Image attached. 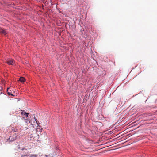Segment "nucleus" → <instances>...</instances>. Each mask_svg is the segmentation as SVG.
Wrapping results in <instances>:
<instances>
[{"mask_svg": "<svg viewBox=\"0 0 157 157\" xmlns=\"http://www.w3.org/2000/svg\"><path fill=\"white\" fill-rule=\"evenodd\" d=\"M6 63L9 65H11L14 63V61L12 59H8L6 60Z\"/></svg>", "mask_w": 157, "mask_h": 157, "instance_id": "1", "label": "nucleus"}, {"mask_svg": "<svg viewBox=\"0 0 157 157\" xmlns=\"http://www.w3.org/2000/svg\"><path fill=\"white\" fill-rule=\"evenodd\" d=\"M17 136L16 135H14L12 136H10L9 138V140L10 141H13L16 140Z\"/></svg>", "mask_w": 157, "mask_h": 157, "instance_id": "2", "label": "nucleus"}, {"mask_svg": "<svg viewBox=\"0 0 157 157\" xmlns=\"http://www.w3.org/2000/svg\"><path fill=\"white\" fill-rule=\"evenodd\" d=\"M0 33H1L3 34L4 35H6L7 33L5 29L2 28H0Z\"/></svg>", "mask_w": 157, "mask_h": 157, "instance_id": "3", "label": "nucleus"}, {"mask_svg": "<svg viewBox=\"0 0 157 157\" xmlns=\"http://www.w3.org/2000/svg\"><path fill=\"white\" fill-rule=\"evenodd\" d=\"M21 114L22 116H25L27 117L28 116V115L29 114L28 113L24 112V111L22 110H21Z\"/></svg>", "mask_w": 157, "mask_h": 157, "instance_id": "4", "label": "nucleus"}, {"mask_svg": "<svg viewBox=\"0 0 157 157\" xmlns=\"http://www.w3.org/2000/svg\"><path fill=\"white\" fill-rule=\"evenodd\" d=\"M25 80V78H24L23 77H21L19 78V81L22 82H24Z\"/></svg>", "mask_w": 157, "mask_h": 157, "instance_id": "5", "label": "nucleus"}, {"mask_svg": "<svg viewBox=\"0 0 157 157\" xmlns=\"http://www.w3.org/2000/svg\"><path fill=\"white\" fill-rule=\"evenodd\" d=\"M25 122L26 123H28V122H29V123H31V124L32 123V121L30 120H28V119H25Z\"/></svg>", "mask_w": 157, "mask_h": 157, "instance_id": "6", "label": "nucleus"}, {"mask_svg": "<svg viewBox=\"0 0 157 157\" xmlns=\"http://www.w3.org/2000/svg\"><path fill=\"white\" fill-rule=\"evenodd\" d=\"M30 157H37V155H31Z\"/></svg>", "mask_w": 157, "mask_h": 157, "instance_id": "7", "label": "nucleus"}, {"mask_svg": "<svg viewBox=\"0 0 157 157\" xmlns=\"http://www.w3.org/2000/svg\"><path fill=\"white\" fill-rule=\"evenodd\" d=\"M33 120H34V122L35 121H36V123H37V124H38V123H37V119H36V118H34V119H33Z\"/></svg>", "mask_w": 157, "mask_h": 157, "instance_id": "8", "label": "nucleus"}, {"mask_svg": "<svg viewBox=\"0 0 157 157\" xmlns=\"http://www.w3.org/2000/svg\"><path fill=\"white\" fill-rule=\"evenodd\" d=\"M2 94V90H1V89H0V95Z\"/></svg>", "mask_w": 157, "mask_h": 157, "instance_id": "9", "label": "nucleus"}, {"mask_svg": "<svg viewBox=\"0 0 157 157\" xmlns=\"http://www.w3.org/2000/svg\"><path fill=\"white\" fill-rule=\"evenodd\" d=\"M24 119H25V118L24 117H23L22 118V119L23 120Z\"/></svg>", "mask_w": 157, "mask_h": 157, "instance_id": "10", "label": "nucleus"}]
</instances>
